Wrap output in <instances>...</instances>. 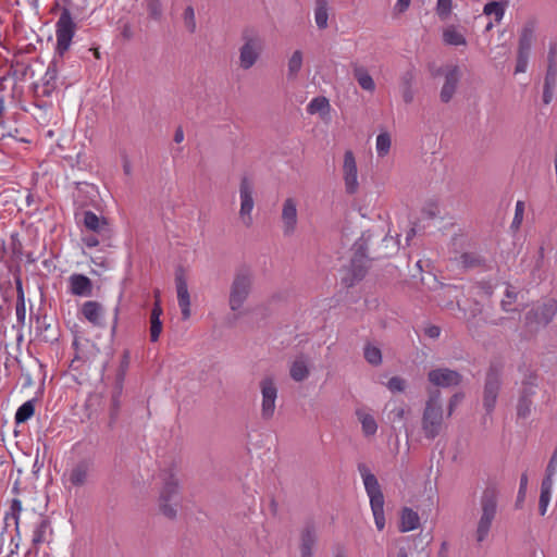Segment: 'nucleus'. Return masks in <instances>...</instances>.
Listing matches in <instances>:
<instances>
[{
  "label": "nucleus",
  "mask_w": 557,
  "mask_h": 557,
  "mask_svg": "<svg viewBox=\"0 0 557 557\" xmlns=\"http://www.w3.org/2000/svg\"><path fill=\"white\" fill-rule=\"evenodd\" d=\"M99 235L97 234H92V235H86L83 237V242L84 244L89 247V248H94V247H97L99 244H100V239H99Z\"/></svg>",
  "instance_id": "57"
},
{
  "label": "nucleus",
  "mask_w": 557,
  "mask_h": 557,
  "mask_svg": "<svg viewBox=\"0 0 557 557\" xmlns=\"http://www.w3.org/2000/svg\"><path fill=\"white\" fill-rule=\"evenodd\" d=\"M83 225L87 231H90L106 239L110 235V226L106 218L98 216L92 211L83 212Z\"/></svg>",
  "instance_id": "19"
},
{
  "label": "nucleus",
  "mask_w": 557,
  "mask_h": 557,
  "mask_svg": "<svg viewBox=\"0 0 557 557\" xmlns=\"http://www.w3.org/2000/svg\"><path fill=\"white\" fill-rule=\"evenodd\" d=\"M407 383L406 381L400 376H393L388 380L386 387L392 393H401L406 389Z\"/></svg>",
  "instance_id": "47"
},
{
  "label": "nucleus",
  "mask_w": 557,
  "mask_h": 557,
  "mask_svg": "<svg viewBox=\"0 0 557 557\" xmlns=\"http://www.w3.org/2000/svg\"><path fill=\"white\" fill-rule=\"evenodd\" d=\"M483 13L493 16L496 23H499L505 15V4L499 1H491L484 5Z\"/></svg>",
  "instance_id": "37"
},
{
  "label": "nucleus",
  "mask_w": 557,
  "mask_h": 557,
  "mask_svg": "<svg viewBox=\"0 0 557 557\" xmlns=\"http://www.w3.org/2000/svg\"><path fill=\"white\" fill-rule=\"evenodd\" d=\"M483 306L480 305L479 302H474L473 306L471 307L470 311H469V314L463 310V315L467 317L468 315V319H475L476 317L479 315H482L483 314Z\"/></svg>",
  "instance_id": "54"
},
{
  "label": "nucleus",
  "mask_w": 557,
  "mask_h": 557,
  "mask_svg": "<svg viewBox=\"0 0 557 557\" xmlns=\"http://www.w3.org/2000/svg\"><path fill=\"white\" fill-rule=\"evenodd\" d=\"M180 502V481L172 472L166 473L159 497L160 511L166 518L174 519L178 511Z\"/></svg>",
  "instance_id": "5"
},
{
  "label": "nucleus",
  "mask_w": 557,
  "mask_h": 557,
  "mask_svg": "<svg viewBox=\"0 0 557 557\" xmlns=\"http://www.w3.org/2000/svg\"><path fill=\"white\" fill-rule=\"evenodd\" d=\"M556 82H557V72H556V69H555V66L553 64V57H552V53H550L549 54V65H548L547 73H546V76H545L544 86L545 87H553V88H555Z\"/></svg>",
  "instance_id": "49"
},
{
  "label": "nucleus",
  "mask_w": 557,
  "mask_h": 557,
  "mask_svg": "<svg viewBox=\"0 0 557 557\" xmlns=\"http://www.w3.org/2000/svg\"><path fill=\"white\" fill-rule=\"evenodd\" d=\"M239 199H240L239 216L245 226H250L252 224L251 212L255 207V201H253V185L248 177H243L240 181Z\"/></svg>",
  "instance_id": "13"
},
{
  "label": "nucleus",
  "mask_w": 557,
  "mask_h": 557,
  "mask_svg": "<svg viewBox=\"0 0 557 557\" xmlns=\"http://www.w3.org/2000/svg\"><path fill=\"white\" fill-rule=\"evenodd\" d=\"M552 494L541 493L539 500V511L541 516H544L547 511Z\"/></svg>",
  "instance_id": "51"
},
{
  "label": "nucleus",
  "mask_w": 557,
  "mask_h": 557,
  "mask_svg": "<svg viewBox=\"0 0 557 557\" xmlns=\"http://www.w3.org/2000/svg\"><path fill=\"white\" fill-rule=\"evenodd\" d=\"M81 312L94 326L102 327L104 325V309L100 302L96 300H88L83 304Z\"/></svg>",
  "instance_id": "23"
},
{
  "label": "nucleus",
  "mask_w": 557,
  "mask_h": 557,
  "mask_svg": "<svg viewBox=\"0 0 557 557\" xmlns=\"http://www.w3.org/2000/svg\"><path fill=\"white\" fill-rule=\"evenodd\" d=\"M282 231L285 236H290L296 232L298 224V200L294 197H287L282 203L281 211Z\"/></svg>",
  "instance_id": "14"
},
{
  "label": "nucleus",
  "mask_w": 557,
  "mask_h": 557,
  "mask_svg": "<svg viewBox=\"0 0 557 557\" xmlns=\"http://www.w3.org/2000/svg\"><path fill=\"white\" fill-rule=\"evenodd\" d=\"M310 114L327 113L330 111V102L325 97H315L307 106Z\"/></svg>",
  "instance_id": "39"
},
{
  "label": "nucleus",
  "mask_w": 557,
  "mask_h": 557,
  "mask_svg": "<svg viewBox=\"0 0 557 557\" xmlns=\"http://www.w3.org/2000/svg\"><path fill=\"white\" fill-rule=\"evenodd\" d=\"M530 53L518 52L515 73H524L528 69Z\"/></svg>",
  "instance_id": "50"
},
{
  "label": "nucleus",
  "mask_w": 557,
  "mask_h": 557,
  "mask_svg": "<svg viewBox=\"0 0 557 557\" xmlns=\"http://www.w3.org/2000/svg\"><path fill=\"white\" fill-rule=\"evenodd\" d=\"M500 387L502 370L497 366H491L486 373L483 391V407L486 413H491L495 409Z\"/></svg>",
  "instance_id": "10"
},
{
  "label": "nucleus",
  "mask_w": 557,
  "mask_h": 557,
  "mask_svg": "<svg viewBox=\"0 0 557 557\" xmlns=\"http://www.w3.org/2000/svg\"><path fill=\"white\" fill-rule=\"evenodd\" d=\"M304 65V53L297 49L287 59V73L286 76L289 81L298 77Z\"/></svg>",
  "instance_id": "30"
},
{
  "label": "nucleus",
  "mask_w": 557,
  "mask_h": 557,
  "mask_svg": "<svg viewBox=\"0 0 557 557\" xmlns=\"http://www.w3.org/2000/svg\"><path fill=\"white\" fill-rule=\"evenodd\" d=\"M147 10L151 18L159 20L162 16L161 0H147Z\"/></svg>",
  "instance_id": "48"
},
{
  "label": "nucleus",
  "mask_w": 557,
  "mask_h": 557,
  "mask_svg": "<svg viewBox=\"0 0 557 557\" xmlns=\"http://www.w3.org/2000/svg\"><path fill=\"white\" fill-rule=\"evenodd\" d=\"M35 412V406L33 400H27L21 405L15 412V422H26Z\"/></svg>",
  "instance_id": "40"
},
{
  "label": "nucleus",
  "mask_w": 557,
  "mask_h": 557,
  "mask_svg": "<svg viewBox=\"0 0 557 557\" xmlns=\"http://www.w3.org/2000/svg\"><path fill=\"white\" fill-rule=\"evenodd\" d=\"M556 473H557V461L549 459L546 470H545V475L555 476Z\"/></svg>",
  "instance_id": "62"
},
{
  "label": "nucleus",
  "mask_w": 557,
  "mask_h": 557,
  "mask_svg": "<svg viewBox=\"0 0 557 557\" xmlns=\"http://www.w3.org/2000/svg\"><path fill=\"white\" fill-rule=\"evenodd\" d=\"M443 41L448 46H466L467 39L465 34L455 25H449L443 29Z\"/></svg>",
  "instance_id": "31"
},
{
  "label": "nucleus",
  "mask_w": 557,
  "mask_h": 557,
  "mask_svg": "<svg viewBox=\"0 0 557 557\" xmlns=\"http://www.w3.org/2000/svg\"><path fill=\"white\" fill-rule=\"evenodd\" d=\"M524 215V202L518 200L515 207V215L511 222V228L518 230L523 221Z\"/></svg>",
  "instance_id": "46"
},
{
  "label": "nucleus",
  "mask_w": 557,
  "mask_h": 557,
  "mask_svg": "<svg viewBox=\"0 0 557 557\" xmlns=\"http://www.w3.org/2000/svg\"><path fill=\"white\" fill-rule=\"evenodd\" d=\"M411 0H396L394 5V12L397 14H401L406 12L410 7Z\"/></svg>",
  "instance_id": "58"
},
{
  "label": "nucleus",
  "mask_w": 557,
  "mask_h": 557,
  "mask_svg": "<svg viewBox=\"0 0 557 557\" xmlns=\"http://www.w3.org/2000/svg\"><path fill=\"white\" fill-rule=\"evenodd\" d=\"M516 300H517V293L513 292L510 288V286H507L506 292H505V298L502 299V302H500L502 309L505 312L513 311L515 309L512 308V305L516 302Z\"/></svg>",
  "instance_id": "44"
},
{
  "label": "nucleus",
  "mask_w": 557,
  "mask_h": 557,
  "mask_svg": "<svg viewBox=\"0 0 557 557\" xmlns=\"http://www.w3.org/2000/svg\"><path fill=\"white\" fill-rule=\"evenodd\" d=\"M420 525V517L418 512L411 508H404L400 512L399 531L403 533L413 531Z\"/></svg>",
  "instance_id": "28"
},
{
  "label": "nucleus",
  "mask_w": 557,
  "mask_h": 557,
  "mask_svg": "<svg viewBox=\"0 0 557 557\" xmlns=\"http://www.w3.org/2000/svg\"><path fill=\"white\" fill-rule=\"evenodd\" d=\"M459 263L465 269H474L485 263V258L475 251L463 252L459 258Z\"/></svg>",
  "instance_id": "34"
},
{
  "label": "nucleus",
  "mask_w": 557,
  "mask_h": 557,
  "mask_svg": "<svg viewBox=\"0 0 557 557\" xmlns=\"http://www.w3.org/2000/svg\"><path fill=\"white\" fill-rule=\"evenodd\" d=\"M5 114V101L3 90L0 88V140H3L8 137H15L18 134L17 128L7 129L4 122Z\"/></svg>",
  "instance_id": "35"
},
{
  "label": "nucleus",
  "mask_w": 557,
  "mask_h": 557,
  "mask_svg": "<svg viewBox=\"0 0 557 557\" xmlns=\"http://www.w3.org/2000/svg\"><path fill=\"white\" fill-rule=\"evenodd\" d=\"M175 283L177 292V302L181 309L182 319L186 321L191 315L190 296L188 292L187 282L183 275H177L175 278Z\"/></svg>",
  "instance_id": "21"
},
{
  "label": "nucleus",
  "mask_w": 557,
  "mask_h": 557,
  "mask_svg": "<svg viewBox=\"0 0 557 557\" xmlns=\"http://www.w3.org/2000/svg\"><path fill=\"white\" fill-rule=\"evenodd\" d=\"M424 332L430 338H437L441 335V329L436 325L428 326Z\"/></svg>",
  "instance_id": "60"
},
{
  "label": "nucleus",
  "mask_w": 557,
  "mask_h": 557,
  "mask_svg": "<svg viewBox=\"0 0 557 557\" xmlns=\"http://www.w3.org/2000/svg\"><path fill=\"white\" fill-rule=\"evenodd\" d=\"M329 0H314V22L318 29L323 30L329 27Z\"/></svg>",
  "instance_id": "29"
},
{
  "label": "nucleus",
  "mask_w": 557,
  "mask_h": 557,
  "mask_svg": "<svg viewBox=\"0 0 557 557\" xmlns=\"http://www.w3.org/2000/svg\"><path fill=\"white\" fill-rule=\"evenodd\" d=\"M318 531L313 522H307L300 532V557H313Z\"/></svg>",
  "instance_id": "20"
},
{
  "label": "nucleus",
  "mask_w": 557,
  "mask_h": 557,
  "mask_svg": "<svg viewBox=\"0 0 557 557\" xmlns=\"http://www.w3.org/2000/svg\"><path fill=\"white\" fill-rule=\"evenodd\" d=\"M428 380L434 386L446 388L459 385L461 375L457 371L448 368H437L428 373Z\"/></svg>",
  "instance_id": "17"
},
{
  "label": "nucleus",
  "mask_w": 557,
  "mask_h": 557,
  "mask_svg": "<svg viewBox=\"0 0 557 557\" xmlns=\"http://www.w3.org/2000/svg\"><path fill=\"white\" fill-rule=\"evenodd\" d=\"M356 414L361 423L363 434L366 436L374 435L377 431V424L374 417L362 410H358Z\"/></svg>",
  "instance_id": "33"
},
{
  "label": "nucleus",
  "mask_w": 557,
  "mask_h": 557,
  "mask_svg": "<svg viewBox=\"0 0 557 557\" xmlns=\"http://www.w3.org/2000/svg\"><path fill=\"white\" fill-rule=\"evenodd\" d=\"M255 283V272L248 265L238 267L233 275L230 293L228 307L231 311L238 312L249 298Z\"/></svg>",
  "instance_id": "3"
},
{
  "label": "nucleus",
  "mask_w": 557,
  "mask_h": 557,
  "mask_svg": "<svg viewBox=\"0 0 557 557\" xmlns=\"http://www.w3.org/2000/svg\"><path fill=\"white\" fill-rule=\"evenodd\" d=\"M359 473L362 478L364 490L370 499V506L373 513L374 522L379 531L385 527L384 516V496L376 476L371 473L369 468L360 463L358 466Z\"/></svg>",
  "instance_id": "4"
},
{
  "label": "nucleus",
  "mask_w": 557,
  "mask_h": 557,
  "mask_svg": "<svg viewBox=\"0 0 557 557\" xmlns=\"http://www.w3.org/2000/svg\"><path fill=\"white\" fill-rule=\"evenodd\" d=\"M261 394L260 417L264 421L273 419L276 411V401L278 397L277 382L274 375H264L259 382Z\"/></svg>",
  "instance_id": "8"
},
{
  "label": "nucleus",
  "mask_w": 557,
  "mask_h": 557,
  "mask_svg": "<svg viewBox=\"0 0 557 557\" xmlns=\"http://www.w3.org/2000/svg\"><path fill=\"white\" fill-rule=\"evenodd\" d=\"M264 38L253 27H246L240 33V46L238 48V66L243 71L253 67L264 51Z\"/></svg>",
  "instance_id": "2"
},
{
  "label": "nucleus",
  "mask_w": 557,
  "mask_h": 557,
  "mask_svg": "<svg viewBox=\"0 0 557 557\" xmlns=\"http://www.w3.org/2000/svg\"><path fill=\"white\" fill-rule=\"evenodd\" d=\"M163 310L161 307V301L157 300L153 304V307L151 309L150 313V327H149V334H150V341L152 343H156L161 333H162V322L160 320V317L162 314Z\"/></svg>",
  "instance_id": "25"
},
{
  "label": "nucleus",
  "mask_w": 557,
  "mask_h": 557,
  "mask_svg": "<svg viewBox=\"0 0 557 557\" xmlns=\"http://www.w3.org/2000/svg\"><path fill=\"white\" fill-rule=\"evenodd\" d=\"M92 472L94 462L89 459H83L64 473V479L73 487H83L90 481Z\"/></svg>",
  "instance_id": "12"
},
{
  "label": "nucleus",
  "mask_w": 557,
  "mask_h": 557,
  "mask_svg": "<svg viewBox=\"0 0 557 557\" xmlns=\"http://www.w3.org/2000/svg\"><path fill=\"white\" fill-rule=\"evenodd\" d=\"M310 374L308 359L305 356L297 357L290 364L289 375L295 382L305 381Z\"/></svg>",
  "instance_id": "27"
},
{
  "label": "nucleus",
  "mask_w": 557,
  "mask_h": 557,
  "mask_svg": "<svg viewBox=\"0 0 557 557\" xmlns=\"http://www.w3.org/2000/svg\"><path fill=\"white\" fill-rule=\"evenodd\" d=\"M35 522L32 535V544L35 547L44 543H49L52 536V528L48 518L42 515L34 513Z\"/></svg>",
  "instance_id": "18"
},
{
  "label": "nucleus",
  "mask_w": 557,
  "mask_h": 557,
  "mask_svg": "<svg viewBox=\"0 0 557 557\" xmlns=\"http://www.w3.org/2000/svg\"><path fill=\"white\" fill-rule=\"evenodd\" d=\"M414 79L412 72H407L401 77L403 87H411Z\"/></svg>",
  "instance_id": "63"
},
{
  "label": "nucleus",
  "mask_w": 557,
  "mask_h": 557,
  "mask_svg": "<svg viewBox=\"0 0 557 557\" xmlns=\"http://www.w3.org/2000/svg\"><path fill=\"white\" fill-rule=\"evenodd\" d=\"M15 315L18 323L24 324L26 318V306L25 302H16Z\"/></svg>",
  "instance_id": "53"
},
{
  "label": "nucleus",
  "mask_w": 557,
  "mask_h": 557,
  "mask_svg": "<svg viewBox=\"0 0 557 557\" xmlns=\"http://www.w3.org/2000/svg\"><path fill=\"white\" fill-rule=\"evenodd\" d=\"M354 76L362 89L367 91H373L375 89V83L373 78L363 66L355 65Z\"/></svg>",
  "instance_id": "32"
},
{
  "label": "nucleus",
  "mask_w": 557,
  "mask_h": 557,
  "mask_svg": "<svg viewBox=\"0 0 557 557\" xmlns=\"http://www.w3.org/2000/svg\"><path fill=\"white\" fill-rule=\"evenodd\" d=\"M57 78H58L57 64H55V61H52L48 65L46 73L42 76V83H44V85L57 87Z\"/></svg>",
  "instance_id": "45"
},
{
  "label": "nucleus",
  "mask_w": 557,
  "mask_h": 557,
  "mask_svg": "<svg viewBox=\"0 0 557 557\" xmlns=\"http://www.w3.org/2000/svg\"><path fill=\"white\" fill-rule=\"evenodd\" d=\"M460 399H461V396L458 394L454 395L449 399V404H448V408H447V412H446L447 418H450V416L453 414V412L455 410V407L459 404Z\"/></svg>",
  "instance_id": "59"
},
{
  "label": "nucleus",
  "mask_w": 557,
  "mask_h": 557,
  "mask_svg": "<svg viewBox=\"0 0 557 557\" xmlns=\"http://www.w3.org/2000/svg\"><path fill=\"white\" fill-rule=\"evenodd\" d=\"M453 0H437L436 1V14L443 21L447 20L451 13Z\"/></svg>",
  "instance_id": "43"
},
{
  "label": "nucleus",
  "mask_w": 557,
  "mask_h": 557,
  "mask_svg": "<svg viewBox=\"0 0 557 557\" xmlns=\"http://www.w3.org/2000/svg\"><path fill=\"white\" fill-rule=\"evenodd\" d=\"M442 73L444 75V84L442 86L440 98L444 103L449 102L460 81V70L457 65H446L437 71L436 74Z\"/></svg>",
  "instance_id": "15"
},
{
  "label": "nucleus",
  "mask_w": 557,
  "mask_h": 557,
  "mask_svg": "<svg viewBox=\"0 0 557 557\" xmlns=\"http://www.w3.org/2000/svg\"><path fill=\"white\" fill-rule=\"evenodd\" d=\"M14 282L16 287V302H25V294L23 289L22 278L20 276H16Z\"/></svg>",
  "instance_id": "56"
},
{
  "label": "nucleus",
  "mask_w": 557,
  "mask_h": 557,
  "mask_svg": "<svg viewBox=\"0 0 557 557\" xmlns=\"http://www.w3.org/2000/svg\"><path fill=\"white\" fill-rule=\"evenodd\" d=\"M536 24L534 21L527 22L520 33L518 52L530 53L534 40Z\"/></svg>",
  "instance_id": "26"
},
{
  "label": "nucleus",
  "mask_w": 557,
  "mask_h": 557,
  "mask_svg": "<svg viewBox=\"0 0 557 557\" xmlns=\"http://www.w3.org/2000/svg\"><path fill=\"white\" fill-rule=\"evenodd\" d=\"M70 293L78 297H89L92 295V282L84 275L74 273L69 277Z\"/></svg>",
  "instance_id": "22"
},
{
  "label": "nucleus",
  "mask_w": 557,
  "mask_h": 557,
  "mask_svg": "<svg viewBox=\"0 0 557 557\" xmlns=\"http://www.w3.org/2000/svg\"><path fill=\"white\" fill-rule=\"evenodd\" d=\"M557 313V301L548 299L543 304L531 309L525 314V324L535 325L536 327H544L549 324Z\"/></svg>",
  "instance_id": "11"
},
{
  "label": "nucleus",
  "mask_w": 557,
  "mask_h": 557,
  "mask_svg": "<svg viewBox=\"0 0 557 557\" xmlns=\"http://www.w3.org/2000/svg\"><path fill=\"white\" fill-rule=\"evenodd\" d=\"M409 412L406 404L404 401H389L385 406V414L386 420L388 423L395 425V424H403L405 425L407 413Z\"/></svg>",
  "instance_id": "24"
},
{
  "label": "nucleus",
  "mask_w": 557,
  "mask_h": 557,
  "mask_svg": "<svg viewBox=\"0 0 557 557\" xmlns=\"http://www.w3.org/2000/svg\"><path fill=\"white\" fill-rule=\"evenodd\" d=\"M414 95L411 87H403V99L406 103L413 101Z\"/></svg>",
  "instance_id": "61"
},
{
  "label": "nucleus",
  "mask_w": 557,
  "mask_h": 557,
  "mask_svg": "<svg viewBox=\"0 0 557 557\" xmlns=\"http://www.w3.org/2000/svg\"><path fill=\"white\" fill-rule=\"evenodd\" d=\"M554 476L545 475L541 483V493L552 494Z\"/></svg>",
  "instance_id": "55"
},
{
  "label": "nucleus",
  "mask_w": 557,
  "mask_h": 557,
  "mask_svg": "<svg viewBox=\"0 0 557 557\" xmlns=\"http://www.w3.org/2000/svg\"><path fill=\"white\" fill-rule=\"evenodd\" d=\"M527 486H528V475H527V473H522V475L520 478V485H519V491H518V502L517 503L523 502L525 492H527Z\"/></svg>",
  "instance_id": "52"
},
{
  "label": "nucleus",
  "mask_w": 557,
  "mask_h": 557,
  "mask_svg": "<svg viewBox=\"0 0 557 557\" xmlns=\"http://www.w3.org/2000/svg\"><path fill=\"white\" fill-rule=\"evenodd\" d=\"M446 417L442 394L434 389L429 393L421 414V431L426 440H434L444 429Z\"/></svg>",
  "instance_id": "1"
},
{
  "label": "nucleus",
  "mask_w": 557,
  "mask_h": 557,
  "mask_svg": "<svg viewBox=\"0 0 557 557\" xmlns=\"http://www.w3.org/2000/svg\"><path fill=\"white\" fill-rule=\"evenodd\" d=\"M343 175L346 191L350 195L358 190V169L352 151L347 150L344 154Z\"/></svg>",
  "instance_id": "16"
},
{
  "label": "nucleus",
  "mask_w": 557,
  "mask_h": 557,
  "mask_svg": "<svg viewBox=\"0 0 557 557\" xmlns=\"http://www.w3.org/2000/svg\"><path fill=\"white\" fill-rule=\"evenodd\" d=\"M65 5L61 10V14L55 24L57 46L55 51L62 57L71 47L72 39L76 32V24L71 13V4L69 0H63Z\"/></svg>",
  "instance_id": "7"
},
{
  "label": "nucleus",
  "mask_w": 557,
  "mask_h": 557,
  "mask_svg": "<svg viewBox=\"0 0 557 557\" xmlns=\"http://www.w3.org/2000/svg\"><path fill=\"white\" fill-rule=\"evenodd\" d=\"M184 25L189 33H195L197 28L195 10L188 5L183 13Z\"/></svg>",
  "instance_id": "42"
},
{
  "label": "nucleus",
  "mask_w": 557,
  "mask_h": 557,
  "mask_svg": "<svg viewBox=\"0 0 557 557\" xmlns=\"http://www.w3.org/2000/svg\"><path fill=\"white\" fill-rule=\"evenodd\" d=\"M22 512V502L13 498L10 506V511L5 515V520H12L16 531L18 532L20 515Z\"/></svg>",
  "instance_id": "41"
},
{
  "label": "nucleus",
  "mask_w": 557,
  "mask_h": 557,
  "mask_svg": "<svg viewBox=\"0 0 557 557\" xmlns=\"http://www.w3.org/2000/svg\"><path fill=\"white\" fill-rule=\"evenodd\" d=\"M392 147V137L388 132H381L376 136L375 150L380 158H383L389 153Z\"/></svg>",
  "instance_id": "36"
},
{
  "label": "nucleus",
  "mask_w": 557,
  "mask_h": 557,
  "mask_svg": "<svg viewBox=\"0 0 557 557\" xmlns=\"http://www.w3.org/2000/svg\"><path fill=\"white\" fill-rule=\"evenodd\" d=\"M553 91H554L553 87H545L544 86L543 101H544L545 104L550 103V101L553 100Z\"/></svg>",
  "instance_id": "64"
},
{
  "label": "nucleus",
  "mask_w": 557,
  "mask_h": 557,
  "mask_svg": "<svg viewBox=\"0 0 557 557\" xmlns=\"http://www.w3.org/2000/svg\"><path fill=\"white\" fill-rule=\"evenodd\" d=\"M539 387V377L535 373L529 372L524 375L521 387L519 389V397L517 403V416L520 419H525L531 414L533 397L535 396Z\"/></svg>",
  "instance_id": "9"
},
{
  "label": "nucleus",
  "mask_w": 557,
  "mask_h": 557,
  "mask_svg": "<svg viewBox=\"0 0 557 557\" xmlns=\"http://www.w3.org/2000/svg\"><path fill=\"white\" fill-rule=\"evenodd\" d=\"M481 515L476 524L475 540L481 543L488 536L492 523L497 513V497L493 488H486L480 500Z\"/></svg>",
  "instance_id": "6"
},
{
  "label": "nucleus",
  "mask_w": 557,
  "mask_h": 557,
  "mask_svg": "<svg viewBox=\"0 0 557 557\" xmlns=\"http://www.w3.org/2000/svg\"><path fill=\"white\" fill-rule=\"evenodd\" d=\"M363 356L367 362L376 367L382 363V351L377 346L367 344L363 348Z\"/></svg>",
  "instance_id": "38"
}]
</instances>
